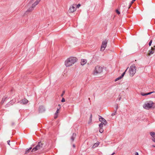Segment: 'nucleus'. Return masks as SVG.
I'll use <instances>...</instances> for the list:
<instances>
[{"instance_id": "obj_27", "label": "nucleus", "mask_w": 155, "mask_h": 155, "mask_svg": "<svg viewBox=\"0 0 155 155\" xmlns=\"http://www.w3.org/2000/svg\"><path fill=\"white\" fill-rule=\"evenodd\" d=\"M103 131V130L102 128H101L99 130V132L101 133H102Z\"/></svg>"}, {"instance_id": "obj_39", "label": "nucleus", "mask_w": 155, "mask_h": 155, "mask_svg": "<svg viewBox=\"0 0 155 155\" xmlns=\"http://www.w3.org/2000/svg\"><path fill=\"white\" fill-rule=\"evenodd\" d=\"M152 146L153 147H155V146H154L153 145H152Z\"/></svg>"}, {"instance_id": "obj_18", "label": "nucleus", "mask_w": 155, "mask_h": 155, "mask_svg": "<svg viewBox=\"0 0 155 155\" xmlns=\"http://www.w3.org/2000/svg\"><path fill=\"white\" fill-rule=\"evenodd\" d=\"M150 134L152 137V138H155V133L154 132H151L150 133Z\"/></svg>"}, {"instance_id": "obj_24", "label": "nucleus", "mask_w": 155, "mask_h": 155, "mask_svg": "<svg viewBox=\"0 0 155 155\" xmlns=\"http://www.w3.org/2000/svg\"><path fill=\"white\" fill-rule=\"evenodd\" d=\"M116 12L118 15H119L120 14V12L118 10H116Z\"/></svg>"}, {"instance_id": "obj_37", "label": "nucleus", "mask_w": 155, "mask_h": 155, "mask_svg": "<svg viewBox=\"0 0 155 155\" xmlns=\"http://www.w3.org/2000/svg\"><path fill=\"white\" fill-rule=\"evenodd\" d=\"M91 123V119H90L89 121L88 122V124H90Z\"/></svg>"}, {"instance_id": "obj_31", "label": "nucleus", "mask_w": 155, "mask_h": 155, "mask_svg": "<svg viewBox=\"0 0 155 155\" xmlns=\"http://www.w3.org/2000/svg\"><path fill=\"white\" fill-rule=\"evenodd\" d=\"M133 3H132V2H131V3L130 4V5H129V7L128 8H130V7L131 6V5Z\"/></svg>"}, {"instance_id": "obj_36", "label": "nucleus", "mask_w": 155, "mask_h": 155, "mask_svg": "<svg viewBox=\"0 0 155 155\" xmlns=\"http://www.w3.org/2000/svg\"><path fill=\"white\" fill-rule=\"evenodd\" d=\"M9 142H10V141H7L9 145H10Z\"/></svg>"}, {"instance_id": "obj_10", "label": "nucleus", "mask_w": 155, "mask_h": 155, "mask_svg": "<svg viewBox=\"0 0 155 155\" xmlns=\"http://www.w3.org/2000/svg\"><path fill=\"white\" fill-rule=\"evenodd\" d=\"M34 8H33L32 6H31L26 11L25 13V14L28 15L29 14V13L31 12L34 9Z\"/></svg>"}, {"instance_id": "obj_21", "label": "nucleus", "mask_w": 155, "mask_h": 155, "mask_svg": "<svg viewBox=\"0 0 155 155\" xmlns=\"http://www.w3.org/2000/svg\"><path fill=\"white\" fill-rule=\"evenodd\" d=\"M5 98H3L2 99V101H1V104H2L4 103V102L5 101Z\"/></svg>"}, {"instance_id": "obj_30", "label": "nucleus", "mask_w": 155, "mask_h": 155, "mask_svg": "<svg viewBox=\"0 0 155 155\" xmlns=\"http://www.w3.org/2000/svg\"><path fill=\"white\" fill-rule=\"evenodd\" d=\"M65 93V91H64L63 92V93L62 94H61V97L63 96V95H64V94Z\"/></svg>"}, {"instance_id": "obj_16", "label": "nucleus", "mask_w": 155, "mask_h": 155, "mask_svg": "<svg viewBox=\"0 0 155 155\" xmlns=\"http://www.w3.org/2000/svg\"><path fill=\"white\" fill-rule=\"evenodd\" d=\"M76 136V134L73 133L72 135V136L71 137V139L72 141H73L75 138V137Z\"/></svg>"}, {"instance_id": "obj_20", "label": "nucleus", "mask_w": 155, "mask_h": 155, "mask_svg": "<svg viewBox=\"0 0 155 155\" xmlns=\"http://www.w3.org/2000/svg\"><path fill=\"white\" fill-rule=\"evenodd\" d=\"M31 149H32V147H31L29 149L26 150L25 152V154H28L29 152H30V151H31Z\"/></svg>"}, {"instance_id": "obj_34", "label": "nucleus", "mask_w": 155, "mask_h": 155, "mask_svg": "<svg viewBox=\"0 0 155 155\" xmlns=\"http://www.w3.org/2000/svg\"><path fill=\"white\" fill-rule=\"evenodd\" d=\"M135 155H139L138 153V152H136L135 153Z\"/></svg>"}, {"instance_id": "obj_33", "label": "nucleus", "mask_w": 155, "mask_h": 155, "mask_svg": "<svg viewBox=\"0 0 155 155\" xmlns=\"http://www.w3.org/2000/svg\"><path fill=\"white\" fill-rule=\"evenodd\" d=\"M152 140L154 142H155V138H152Z\"/></svg>"}, {"instance_id": "obj_28", "label": "nucleus", "mask_w": 155, "mask_h": 155, "mask_svg": "<svg viewBox=\"0 0 155 155\" xmlns=\"http://www.w3.org/2000/svg\"><path fill=\"white\" fill-rule=\"evenodd\" d=\"M65 99L64 98H62V99L61 101L62 102H65Z\"/></svg>"}, {"instance_id": "obj_8", "label": "nucleus", "mask_w": 155, "mask_h": 155, "mask_svg": "<svg viewBox=\"0 0 155 155\" xmlns=\"http://www.w3.org/2000/svg\"><path fill=\"white\" fill-rule=\"evenodd\" d=\"M155 46H153V47H151V49L148 51L147 55L149 56L153 54L154 52Z\"/></svg>"}, {"instance_id": "obj_6", "label": "nucleus", "mask_w": 155, "mask_h": 155, "mask_svg": "<svg viewBox=\"0 0 155 155\" xmlns=\"http://www.w3.org/2000/svg\"><path fill=\"white\" fill-rule=\"evenodd\" d=\"M76 5L75 4H73L72 5L70 6L69 10V12H73L76 10Z\"/></svg>"}, {"instance_id": "obj_11", "label": "nucleus", "mask_w": 155, "mask_h": 155, "mask_svg": "<svg viewBox=\"0 0 155 155\" xmlns=\"http://www.w3.org/2000/svg\"><path fill=\"white\" fill-rule=\"evenodd\" d=\"M128 68L126 69V70H125V71L122 74V75L121 76L118 77V78H117L115 80V81H116L120 79L121 78H122L124 77V74H125V72L126 71H127Z\"/></svg>"}, {"instance_id": "obj_1", "label": "nucleus", "mask_w": 155, "mask_h": 155, "mask_svg": "<svg viewBox=\"0 0 155 155\" xmlns=\"http://www.w3.org/2000/svg\"><path fill=\"white\" fill-rule=\"evenodd\" d=\"M47 145V143L45 141H41L39 142L37 146L32 149L31 152H34L37 150L41 151L45 148Z\"/></svg>"}, {"instance_id": "obj_15", "label": "nucleus", "mask_w": 155, "mask_h": 155, "mask_svg": "<svg viewBox=\"0 0 155 155\" xmlns=\"http://www.w3.org/2000/svg\"><path fill=\"white\" fill-rule=\"evenodd\" d=\"M28 101L25 99H24L21 101V103L23 104H25L28 103Z\"/></svg>"}, {"instance_id": "obj_7", "label": "nucleus", "mask_w": 155, "mask_h": 155, "mask_svg": "<svg viewBox=\"0 0 155 155\" xmlns=\"http://www.w3.org/2000/svg\"><path fill=\"white\" fill-rule=\"evenodd\" d=\"M107 43V41L106 40L102 42V43L101 45V51H103L104 50L105 48L106 47Z\"/></svg>"}, {"instance_id": "obj_19", "label": "nucleus", "mask_w": 155, "mask_h": 155, "mask_svg": "<svg viewBox=\"0 0 155 155\" xmlns=\"http://www.w3.org/2000/svg\"><path fill=\"white\" fill-rule=\"evenodd\" d=\"M99 144V142H97L96 143H95L93 146V148L95 147L98 146Z\"/></svg>"}, {"instance_id": "obj_13", "label": "nucleus", "mask_w": 155, "mask_h": 155, "mask_svg": "<svg viewBox=\"0 0 155 155\" xmlns=\"http://www.w3.org/2000/svg\"><path fill=\"white\" fill-rule=\"evenodd\" d=\"M41 0H36V1L32 4V6L35 7L39 3Z\"/></svg>"}, {"instance_id": "obj_35", "label": "nucleus", "mask_w": 155, "mask_h": 155, "mask_svg": "<svg viewBox=\"0 0 155 155\" xmlns=\"http://www.w3.org/2000/svg\"><path fill=\"white\" fill-rule=\"evenodd\" d=\"M136 0H132V3H133L134 2H135Z\"/></svg>"}, {"instance_id": "obj_26", "label": "nucleus", "mask_w": 155, "mask_h": 155, "mask_svg": "<svg viewBox=\"0 0 155 155\" xmlns=\"http://www.w3.org/2000/svg\"><path fill=\"white\" fill-rule=\"evenodd\" d=\"M81 5L80 4H78V5H76V7H77V8H79Z\"/></svg>"}, {"instance_id": "obj_32", "label": "nucleus", "mask_w": 155, "mask_h": 155, "mask_svg": "<svg viewBox=\"0 0 155 155\" xmlns=\"http://www.w3.org/2000/svg\"><path fill=\"white\" fill-rule=\"evenodd\" d=\"M58 107L57 108H60V110L61 109V107L60 105L58 104Z\"/></svg>"}, {"instance_id": "obj_38", "label": "nucleus", "mask_w": 155, "mask_h": 155, "mask_svg": "<svg viewBox=\"0 0 155 155\" xmlns=\"http://www.w3.org/2000/svg\"><path fill=\"white\" fill-rule=\"evenodd\" d=\"M73 147L74 148H75V145H74V144H73Z\"/></svg>"}, {"instance_id": "obj_25", "label": "nucleus", "mask_w": 155, "mask_h": 155, "mask_svg": "<svg viewBox=\"0 0 155 155\" xmlns=\"http://www.w3.org/2000/svg\"><path fill=\"white\" fill-rule=\"evenodd\" d=\"M152 42V40H150L149 43V46H150L151 45Z\"/></svg>"}, {"instance_id": "obj_23", "label": "nucleus", "mask_w": 155, "mask_h": 155, "mask_svg": "<svg viewBox=\"0 0 155 155\" xmlns=\"http://www.w3.org/2000/svg\"><path fill=\"white\" fill-rule=\"evenodd\" d=\"M103 124H102V123H101V124H100L99 126V127L100 128H102Z\"/></svg>"}, {"instance_id": "obj_40", "label": "nucleus", "mask_w": 155, "mask_h": 155, "mask_svg": "<svg viewBox=\"0 0 155 155\" xmlns=\"http://www.w3.org/2000/svg\"><path fill=\"white\" fill-rule=\"evenodd\" d=\"M32 2V1H30V2Z\"/></svg>"}, {"instance_id": "obj_12", "label": "nucleus", "mask_w": 155, "mask_h": 155, "mask_svg": "<svg viewBox=\"0 0 155 155\" xmlns=\"http://www.w3.org/2000/svg\"><path fill=\"white\" fill-rule=\"evenodd\" d=\"M60 108H57V110L54 115V118L56 119L58 116V114L59 112Z\"/></svg>"}, {"instance_id": "obj_5", "label": "nucleus", "mask_w": 155, "mask_h": 155, "mask_svg": "<svg viewBox=\"0 0 155 155\" xmlns=\"http://www.w3.org/2000/svg\"><path fill=\"white\" fill-rule=\"evenodd\" d=\"M154 103L152 101H150L146 103L143 106V107L145 109H149L153 106Z\"/></svg>"}, {"instance_id": "obj_22", "label": "nucleus", "mask_w": 155, "mask_h": 155, "mask_svg": "<svg viewBox=\"0 0 155 155\" xmlns=\"http://www.w3.org/2000/svg\"><path fill=\"white\" fill-rule=\"evenodd\" d=\"M41 109H43L44 110H43L44 111V107H43V106H41L40 107H39V111H41V112L42 111V110H41Z\"/></svg>"}, {"instance_id": "obj_9", "label": "nucleus", "mask_w": 155, "mask_h": 155, "mask_svg": "<svg viewBox=\"0 0 155 155\" xmlns=\"http://www.w3.org/2000/svg\"><path fill=\"white\" fill-rule=\"evenodd\" d=\"M99 120L101 122V123L103 124L104 125L106 124L107 123L106 120L100 116H99Z\"/></svg>"}, {"instance_id": "obj_3", "label": "nucleus", "mask_w": 155, "mask_h": 155, "mask_svg": "<svg viewBox=\"0 0 155 155\" xmlns=\"http://www.w3.org/2000/svg\"><path fill=\"white\" fill-rule=\"evenodd\" d=\"M136 68L134 64L132 65L130 67L129 73L130 77H133L136 73Z\"/></svg>"}, {"instance_id": "obj_2", "label": "nucleus", "mask_w": 155, "mask_h": 155, "mask_svg": "<svg viewBox=\"0 0 155 155\" xmlns=\"http://www.w3.org/2000/svg\"><path fill=\"white\" fill-rule=\"evenodd\" d=\"M77 60V58L76 57H70L65 61V65L67 67L71 66L74 64Z\"/></svg>"}, {"instance_id": "obj_4", "label": "nucleus", "mask_w": 155, "mask_h": 155, "mask_svg": "<svg viewBox=\"0 0 155 155\" xmlns=\"http://www.w3.org/2000/svg\"><path fill=\"white\" fill-rule=\"evenodd\" d=\"M103 71L102 68L99 66H97L95 67L94 73V74L101 73Z\"/></svg>"}, {"instance_id": "obj_17", "label": "nucleus", "mask_w": 155, "mask_h": 155, "mask_svg": "<svg viewBox=\"0 0 155 155\" xmlns=\"http://www.w3.org/2000/svg\"><path fill=\"white\" fill-rule=\"evenodd\" d=\"M153 93H154V91L151 92H149V93H142L141 94L142 95L144 96H146V95H148L150 94Z\"/></svg>"}, {"instance_id": "obj_29", "label": "nucleus", "mask_w": 155, "mask_h": 155, "mask_svg": "<svg viewBox=\"0 0 155 155\" xmlns=\"http://www.w3.org/2000/svg\"><path fill=\"white\" fill-rule=\"evenodd\" d=\"M92 115L91 114L90 117V119H91V122H92Z\"/></svg>"}, {"instance_id": "obj_14", "label": "nucleus", "mask_w": 155, "mask_h": 155, "mask_svg": "<svg viewBox=\"0 0 155 155\" xmlns=\"http://www.w3.org/2000/svg\"><path fill=\"white\" fill-rule=\"evenodd\" d=\"M87 62V60L85 59H82L81 60V65H84L86 64Z\"/></svg>"}]
</instances>
